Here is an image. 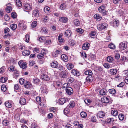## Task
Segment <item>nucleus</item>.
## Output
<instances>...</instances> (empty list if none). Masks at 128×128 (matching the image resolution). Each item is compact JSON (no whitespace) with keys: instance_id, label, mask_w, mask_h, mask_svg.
Wrapping results in <instances>:
<instances>
[{"instance_id":"f257e3e1","label":"nucleus","mask_w":128,"mask_h":128,"mask_svg":"<svg viewBox=\"0 0 128 128\" xmlns=\"http://www.w3.org/2000/svg\"><path fill=\"white\" fill-rule=\"evenodd\" d=\"M108 25L106 23L103 22L102 23L98 24L97 26L98 29L99 30H102L107 28Z\"/></svg>"},{"instance_id":"f03ea898","label":"nucleus","mask_w":128,"mask_h":128,"mask_svg":"<svg viewBox=\"0 0 128 128\" xmlns=\"http://www.w3.org/2000/svg\"><path fill=\"white\" fill-rule=\"evenodd\" d=\"M32 17L34 19H36L39 16V10L37 9L34 10L32 12Z\"/></svg>"},{"instance_id":"7ed1b4c3","label":"nucleus","mask_w":128,"mask_h":128,"mask_svg":"<svg viewBox=\"0 0 128 128\" xmlns=\"http://www.w3.org/2000/svg\"><path fill=\"white\" fill-rule=\"evenodd\" d=\"M127 44L126 42H121L119 44V48L122 50H124L126 48Z\"/></svg>"},{"instance_id":"20e7f679","label":"nucleus","mask_w":128,"mask_h":128,"mask_svg":"<svg viewBox=\"0 0 128 128\" xmlns=\"http://www.w3.org/2000/svg\"><path fill=\"white\" fill-rule=\"evenodd\" d=\"M41 78L43 81L48 82L50 80V77L46 74H42L41 75Z\"/></svg>"},{"instance_id":"39448f33","label":"nucleus","mask_w":128,"mask_h":128,"mask_svg":"<svg viewBox=\"0 0 128 128\" xmlns=\"http://www.w3.org/2000/svg\"><path fill=\"white\" fill-rule=\"evenodd\" d=\"M18 64L20 68L23 69H25L27 67V64L26 62H23L22 61H20L18 63Z\"/></svg>"},{"instance_id":"423d86ee","label":"nucleus","mask_w":128,"mask_h":128,"mask_svg":"<svg viewBox=\"0 0 128 128\" xmlns=\"http://www.w3.org/2000/svg\"><path fill=\"white\" fill-rule=\"evenodd\" d=\"M66 90L67 94L69 95H71L73 93V89L70 87H68L66 88Z\"/></svg>"},{"instance_id":"0eeeda50","label":"nucleus","mask_w":128,"mask_h":128,"mask_svg":"<svg viewBox=\"0 0 128 128\" xmlns=\"http://www.w3.org/2000/svg\"><path fill=\"white\" fill-rule=\"evenodd\" d=\"M51 67L53 68H56L58 66V64L57 61L54 60L50 63Z\"/></svg>"},{"instance_id":"6e6552de","label":"nucleus","mask_w":128,"mask_h":128,"mask_svg":"<svg viewBox=\"0 0 128 128\" xmlns=\"http://www.w3.org/2000/svg\"><path fill=\"white\" fill-rule=\"evenodd\" d=\"M104 112L102 111H99L97 114V116L100 118H102L104 117Z\"/></svg>"},{"instance_id":"1a4fd4ad","label":"nucleus","mask_w":128,"mask_h":128,"mask_svg":"<svg viewBox=\"0 0 128 128\" xmlns=\"http://www.w3.org/2000/svg\"><path fill=\"white\" fill-rule=\"evenodd\" d=\"M101 101L104 103H107L109 102V100L107 97L104 96L101 98Z\"/></svg>"},{"instance_id":"9d476101","label":"nucleus","mask_w":128,"mask_h":128,"mask_svg":"<svg viewBox=\"0 0 128 128\" xmlns=\"http://www.w3.org/2000/svg\"><path fill=\"white\" fill-rule=\"evenodd\" d=\"M59 20L61 22L64 23H66L67 22L68 19L66 17H60Z\"/></svg>"},{"instance_id":"9b49d317","label":"nucleus","mask_w":128,"mask_h":128,"mask_svg":"<svg viewBox=\"0 0 128 128\" xmlns=\"http://www.w3.org/2000/svg\"><path fill=\"white\" fill-rule=\"evenodd\" d=\"M90 46V44L88 43H86L83 44L82 46L83 49L84 50H88Z\"/></svg>"},{"instance_id":"f8f14e48","label":"nucleus","mask_w":128,"mask_h":128,"mask_svg":"<svg viewBox=\"0 0 128 128\" xmlns=\"http://www.w3.org/2000/svg\"><path fill=\"white\" fill-rule=\"evenodd\" d=\"M72 73L75 76H78L80 75V73L75 70H73L72 71Z\"/></svg>"},{"instance_id":"ddd939ff","label":"nucleus","mask_w":128,"mask_h":128,"mask_svg":"<svg viewBox=\"0 0 128 128\" xmlns=\"http://www.w3.org/2000/svg\"><path fill=\"white\" fill-rule=\"evenodd\" d=\"M24 8L26 10H31V8L30 5L29 4L26 3L24 4Z\"/></svg>"},{"instance_id":"4468645a","label":"nucleus","mask_w":128,"mask_h":128,"mask_svg":"<svg viewBox=\"0 0 128 128\" xmlns=\"http://www.w3.org/2000/svg\"><path fill=\"white\" fill-rule=\"evenodd\" d=\"M62 34H60L58 37V40L60 43L64 42V39L62 38Z\"/></svg>"},{"instance_id":"2eb2a0df","label":"nucleus","mask_w":128,"mask_h":128,"mask_svg":"<svg viewBox=\"0 0 128 128\" xmlns=\"http://www.w3.org/2000/svg\"><path fill=\"white\" fill-rule=\"evenodd\" d=\"M71 32L70 30H66L64 33V35L66 37H70L71 35Z\"/></svg>"},{"instance_id":"dca6fc26","label":"nucleus","mask_w":128,"mask_h":128,"mask_svg":"<svg viewBox=\"0 0 128 128\" xmlns=\"http://www.w3.org/2000/svg\"><path fill=\"white\" fill-rule=\"evenodd\" d=\"M19 102L21 104L24 105L26 103V100L24 98H21Z\"/></svg>"},{"instance_id":"f3484780","label":"nucleus","mask_w":128,"mask_h":128,"mask_svg":"<svg viewBox=\"0 0 128 128\" xmlns=\"http://www.w3.org/2000/svg\"><path fill=\"white\" fill-rule=\"evenodd\" d=\"M62 59L65 62H67L68 60V56L66 54H62L61 56Z\"/></svg>"},{"instance_id":"a211bd4d","label":"nucleus","mask_w":128,"mask_h":128,"mask_svg":"<svg viewBox=\"0 0 128 128\" xmlns=\"http://www.w3.org/2000/svg\"><path fill=\"white\" fill-rule=\"evenodd\" d=\"M93 78L92 77V75H88L86 77V81L87 82H92L93 80Z\"/></svg>"},{"instance_id":"6ab92c4d","label":"nucleus","mask_w":128,"mask_h":128,"mask_svg":"<svg viewBox=\"0 0 128 128\" xmlns=\"http://www.w3.org/2000/svg\"><path fill=\"white\" fill-rule=\"evenodd\" d=\"M67 68L69 70H70L74 68V65L70 63L66 65Z\"/></svg>"},{"instance_id":"aec40b11","label":"nucleus","mask_w":128,"mask_h":128,"mask_svg":"<svg viewBox=\"0 0 128 128\" xmlns=\"http://www.w3.org/2000/svg\"><path fill=\"white\" fill-rule=\"evenodd\" d=\"M12 103V102L11 101L7 102H5V105L8 108H11L12 106V105L11 104Z\"/></svg>"},{"instance_id":"412c9836","label":"nucleus","mask_w":128,"mask_h":128,"mask_svg":"<svg viewBox=\"0 0 128 128\" xmlns=\"http://www.w3.org/2000/svg\"><path fill=\"white\" fill-rule=\"evenodd\" d=\"M117 72V70L115 69H111L110 70V73L112 75H115Z\"/></svg>"},{"instance_id":"4be33fe9","label":"nucleus","mask_w":128,"mask_h":128,"mask_svg":"<svg viewBox=\"0 0 128 128\" xmlns=\"http://www.w3.org/2000/svg\"><path fill=\"white\" fill-rule=\"evenodd\" d=\"M119 21L116 20H113V26L114 27H118L119 25Z\"/></svg>"},{"instance_id":"5701e85b","label":"nucleus","mask_w":128,"mask_h":128,"mask_svg":"<svg viewBox=\"0 0 128 128\" xmlns=\"http://www.w3.org/2000/svg\"><path fill=\"white\" fill-rule=\"evenodd\" d=\"M67 73L65 72H61L60 73V76L62 78H66L67 77Z\"/></svg>"},{"instance_id":"b1692460","label":"nucleus","mask_w":128,"mask_h":128,"mask_svg":"<svg viewBox=\"0 0 128 128\" xmlns=\"http://www.w3.org/2000/svg\"><path fill=\"white\" fill-rule=\"evenodd\" d=\"M106 90L105 89H102L100 90V95H104L106 94Z\"/></svg>"},{"instance_id":"393cba45","label":"nucleus","mask_w":128,"mask_h":128,"mask_svg":"<svg viewBox=\"0 0 128 128\" xmlns=\"http://www.w3.org/2000/svg\"><path fill=\"white\" fill-rule=\"evenodd\" d=\"M40 80L38 78H34L33 82V83L35 84H39Z\"/></svg>"},{"instance_id":"a878e982","label":"nucleus","mask_w":128,"mask_h":128,"mask_svg":"<svg viewBox=\"0 0 128 128\" xmlns=\"http://www.w3.org/2000/svg\"><path fill=\"white\" fill-rule=\"evenodd\" d=\"M94 17L97 21H99L101 19V17L99 16L98 14L94 15Z\"/></svg>"},{"instance_id":"bb28decb","label":"nucleus","mask_w":128,"mask_h":128,"mask_svg":"<svg viewBox=\"0 0 128 128\" xmlns=\"http://www.w3.org/2000/svg\"><path fill=\"white\" fill-rule=\"evenodd\" d=\"M108 91L110 93L112 94H114L116 93V90L114 88L110 89Z\"/></svg>"},{"instance_id":"cd10ccee","label":"nucleus","mask_w":128,"mask_h":128,"mask_svg":"<svg viewBox=\"0 0 128 128\" xmlns=\"http://www.w3.org/2000/svg\"><path fill=\"white\" fill-rule=\"evenodd\" d=\"M30 54L29 50H27L24 51L22 52V54L24 56L29 55Z\"/></svg>"},{"instance_id":"c85d7f7f","label":"nucleus","mask_w":128,"mask_h":128,"mask_svg":"<svg viewBox=\"0 0 128 128\" xmlns=\"http://www.w3.org/2000/svg\"><path fill=\"white\" fill-rule=\"evenodd\" d=\"M114 56L115 58L116 59H118L120 58V55L118 52V51L114 52Z\"/></svg>"},{"instance_id":"c756f323","label":"nucleus","mask_w":128,"mask_h":128,"mask_svg":"<svg viewBox=\"0 0 128 128\" xmlns=\"http://www.w3.org/2000/svg\"><path fill=\"white\" fill-rule=\"evenodd\" d=\"M111 113L114 116H117L118 114V112L117 110H112L111 112Z\"/></svg>"},{"instance_id":"7c9ffc66","label":"nucleus","mask_w":128,"mask_h":128,"mask_svg":"<svg viewBox=\"0 0 128 128\" xmlns=\"http://www.w3.org/2000/svg\"><path fill=\"white\" fill-rule=\"evenodd\" d=\"M74 106V102L73 101L71 102L68 105V106L70 108H73Z\"/></svg>"},{"instance_id":"2f4dec72","label":"nucleus","mask_w":128,"mask_h":128,"mask_svg":"<svg viewBox=\"0 0 128 128\" xmlns=\"http://www.w3.org/2000/svg\"><path fill=\"white\" fill-rule=\"evenodd\" d=\"M16 2L17 6L19 7H20L22 6V2L20 0H16Z\"/></svg>"},{"instance_id":"473e14b6","label":"nucleus","mask_w":128,"mask_h":128,"mask_svg":"<svg viewBox=\"0 0 128 128\" xmlns=\"http://www.w3.org/2000/svg\"><path fill=\"white\" fill-rule=\"evenodd\" d=\"M84 74L86 75H92V73L91 70H88L85 72Z\"/></svg>"},{"instance_id":"72a5a7b5","label":"nucleus","mask_w":128,"mask_h":128,"mask_svg":"<svg viewBox=\"0 0 128 128\" xmlns=\"http://www.w3.org/2000/svg\"><path fill=\"white\" fill-rule=\"evenodd\" d=\"M82 117L83 118H85L87 116L86 113L84 112H82L80 114Z\"/></svg>"},{"instance_id":"f704fd0d","label":"nucleus","mask_w":128,"mask_h":128,"mask_svg":"<svg viewBox=\"0 0 128 128\" xmlns=\"http://www.w3.org/2000/svg\"><path fill=\"white\" fill-rule=\"evenodd\" d=\"M74 24L76 26H78L80 25V22L78 20H75L74 21Z\"/></svg>"},{"instance_id":"c9c22d12","label":"nucleus","mask_w":128,"mask_h":128,"mask_svg":"<svg viewBox=\"0 0 128 128\" xmlns=\"http://www.w3.org/2000/svg\"><path fill=\"white\" fill-rule=\"evenodd\" d=\"M67 80L69 82L71 83L74 80V79L73 78L70 77L67 79Z\"/></svg>"},{"instance_id":"e433bc0d","label":"nucleus","mask_w":128,"mask_h":128,"mask_svg":"<svg viewBox=\"0 0 128 128\" xmlns=\"http://www.w3.org/2000/svg\"><path fill=\"white\" fill-rule=\"evenodd\" d=\"M84 102L87 104H89L91 102V100L90 99H86L84 100Z\"/></svg>"},{"instance_id":"4c0bfd02","label":"nucleus","mask_w":128,"mask_h":128,"mask_svg":"<svg viewBox=\"0 0 128 128\" xmlns=\"http://www.w3.org/2000/svg\"><path fill=\"white\" fill-rule=\"evenodd\" d=\"M10 27L12 30H15L16 28L17 25L15 24H12L10 25Z\"/></svg>"},{"instance_id":"58836bf2","label":"nucleus","mask_w":128,"mask_h":128,"mask_svg":"<svg viewBox=\"0 0 128 128\" xmlns=\"http://www.w3.org/2000/svg\"><path fill=\"white\" fill-rule=\"evenodd\" d=\"M50 10V8L48 6L45 7L44 8V11L46 13H48Z\"/></svg>"},{"instance_id":"ea45409f","label":"nucleus","mask_w":128,"mask_h":128,"mask_svg":"<svg viewBox=\"0 0 128 128\" xmlns=\"http://www.w3.org/2000/svg\"><path fill=\"white\" fill-rule=\"evenodd\" d=\"M44 55L42 53H40L38 54L37 57L38 59H42L44 58Z\"/></svg>"},{"instance_id":"a19ab883","label":"nucleus","mask_w":128,"mask_h":128,"mask_svg":"<svg viewBox=\"0 0 128 128\" xmlns=\"http://www.w3.org/2000/svg\"><path fill=\"white\" fill-rule=\"evenodd\" d=\"M7 80V78L3 77H1L0 79V82L2 83H4L6 82Z\"/></svg>"},{"instance_id":"79ce46f5","label":"nucleus","mask_w":128,"mask_h":128,"mask_svg":"<svg viewBox=\"0 0 128 128\" xmlns=\"http://www.w3.org/2000/svg\"><path fill=\"white\" fill-rule=\"evenodd\" d=\"M118 118L120 120H122L124 118V116L122 114H120L118 115Z\"/></svg>"},{"instance_id":"37998d69","label":"nucleus","mask_w":128,"mask_h":128,"mask_svg":"<svg viewBox=\"0 0 128 128\" xmlns=\"http://www.w3.org/2000/svg\"><path fill=\"white\" fill-rule=\"evenodd\" d=\"M12 8L10 6H7L6 9V11L8 13L12 11Z\"/></svg>"},{"instance_id":"c03bdc74","label":"nucleus","mask_w":128,"mask_h":128,"mask_svg":"<svg viewBox=\"0 0 128 128\" xmlns=\"http://www.w3.org/2000/svg\"><path fill=\"white\" fill-rule=\"evenodd\" d=\"M60 103L61 104H63L65 102V99L64 98H61L60 99Z\"/></svg>"},{"instance_id":"a18cd8bd","label":"nucleus","mask_w":128,"mask_h":128,"mask_svg":"<svg viewBox=\"0 0 128 128\" xmlns=\"http://www.w3.org/2000/svg\"><path fill=\"white\" fill-rule=\"evenodd\" d=\"M107 60L108 62H111L113 60V59L112 57L110 56H108L107 58Z\"/></svg>"},{"instance_id":"49530a36","label":"nucleus","mask_w":128,"mask_h":128,"mask_svg":"<svg viewBox=\"0 0 128 128\" xmlns=\"http://www.w3.org/2000/svg\"><path fill=\"white\" fill-rule=\"evenodd\" d=\"M60 50H56L54 53V56L56 57L57 56L60 54Z\"/></svg>"},{"instance_id":"de8ad7c7","label":"nucleus","mask_w":128,"mask_h":128,"mask_svg":"<svg viewBox=\"0 0 128 128\" xmlns=\"http://www.w3.org/2000/svg\"><path fill=\"white\" fill-rule=\"evenodd\" d=\"M1 89L2 91L4 92L6 90V88L5 85H2L1 86Z\"/></svg>"},{"instance_id":"09e8293b","label":"nucleus","mask_w":128,"mask_h":128,"mask_svg":"<svg viewBox=\"0 0 128 128\" xmlns=\"http://www.w3.org/2000/svg\"><path fill=\"white\" fill-rule=\"evenodd\" d=\"M109 48L111 49H113L115 48V46L113 44H110L108 45Z\"/></svg>"},{"instance_id":"8fccbe9b","label":"nucleus","mask_w":128,"mask_h":128,"mask_svg":"<svg viewBox=\"0 0 128 128\" xmlns=\"http://www.w3.org/2000/svg\"><path fill=\"white\" fill-rule=\"evenodd\" d=\"M90 37H92V36H95L96 35V32L94 31H92L90 33Z\"/></svg>"},{"instance_id":"3c124183","label":"nucleus","mask_w":128,"mask_h":128,"mask_svg":"<svg viewBox=\"0 0 128 128\" xmlns=\"http://www.w3.org/2000/svg\"><path fill=\"white\" fill-rule=\"evenodd\" d=\"M26 40V41L27 42H28L30 40V36L28 34H26L25 36Z\"/></svg>"},{"instance_id":"603ef678","label":"nucleus","mask_w":128,"mask_h":128,"mask_svg":"<svg viewBox=\"0 0 128 128\" xmlns=\"http://www.w3.org/2000/svg\"><path fill=\"white\" fill-rule=\"evenodd\" d=\"M66 8V5L65 4H61L60 7V8L61 10H64Z\"/></svg>"},{"instance_id":"864d4df0","label":"nucleus","mask_w":128,"mask_h":128,"mask_svg":"<svg viewBox=\"0 0 128 128\" xmlns=\"http://www.w3.org/2000/svg\"><path fill=\"white\" fill-rule=\"evenodd\" d=\"M77 32L80 34H82L84 32V30L81 28H78L76 30Z\"/></svg>"},{"instance_id":"5fc2aeb1","label":"nucleus","mask_w":128,"mask_h":128,"mask_svg":"<svg viewBox=\"0 0 128 128\" xmlns=\"http://www.w3.org/2000/svg\"><path fill=\"white\" fill-rule=\"evenodd\" d=\"M104 66L106 68H110V65L108 63H104Z\"/></svg>"},{"instance_id":"6e6d98bb","label":"nucleus","mask_w":128,"mask_h":128,"mask_svg":"<svg viewBox=\"0 0 128 128\" xmlns=\"http://www.w3.org/2000/svg\"><path fill=\"white\" fill-rule=\"evenodd\" d=\"M37 22L36 21H34L32 22V28H34L37 25Z\"/></svg>"},{"instance_id":"4d7b16f0","label":"nucleus","mask_w":128,"mask_h":128,"mask_svg":"<svg viewBox=\"0 0 128 128\" xmlns=\"http://www.w3.org/2000/svg\"><path fill=\"white\" fill-rule=\"evenodd\" d=\"M39 49L38 48H34V49L33 52L34 53H37L39 52Z\"/></svg>"},{"instance_id":"13d9d810","label":"nucleus","mask_w":128,"mask_h":128,"mask_svg":"<svg viewBox=\"0 0 128 128\" xmlns=\"http://www.w3.org/2000/svg\"><path fill=\"white\" fill-rule=\"evenodd\" d=\"M5 67L4 66L0 68V73L2 74L5 71Z\"/></svg>"},{"instance_id":"bf43d9fd","label":"nucleus","mask_w":128,"mask_h":128,"mask_svg":"<svg viewBox=\"0 0 128 128\" xmlns=\"http://www.w3.org/2000/svg\"><path fill=\"white\" fill-rule=\"evenodd\" d=\"M8 122V121L6 120H4L2 121L3 124L5 125H7Z\"/></svg>"},{"instance_id":"052dcab7","label":"nucleus","mask_w":128,"mask_h":128,"mask_svg":"<svg viewBox=\"0 0 128 128\" xmlns=\"http://www.w3.org/2000/svg\"><path fill=\"white\" fill-rule=\"evenodd\" d=\"M4 19L6 21H8L10 19V17L7 14H6L4 16Z\"/></svg>"},{"instance_id":"680f3d73","label":"nucleus","mask_w":128,"mask_h":128,"mask_svg":"<svg viewBox=\"0 0 128 128\" xmlns=\"http://www.w3.org/2000/svg\"><path fill=\"white\" fill-rule=\"evenodd\" d=\"M18 26L20 27H24V22H20L18 24Z\"/></svg>"},{"instance_id":"e2e57ef3","label":"nucleus","mask_w":128,"mask_h":128,"mask_svg":"<svg viewBox=\"0 0 128 128\" xmlns=\"http://www.w3.org/2000/svg\"><path fill=\"white\" fill-rule=\"evenodd\" d=\"M69 85L70 84H69V83H65L64 84L63 86H62V88H66L68 87H68V86H69Z\"/></svg>"},{"instance_id":"0e129e2a","label":"nucleus","mask_w":128,"mask_h":128,"mask_svg":"<svg viewBox=\"0 0 128 128\" xmlns=\"http://www.w3.org/2000/svg\"><path fill=\"white\" fill-rule=\"evenodd\" d=\"M11 16L13 18H16V14L14 12H12L11 14Z\"/></svg>"},{"instance_id":"69168bd1","label":"nucleus","mask_w":128,"mask_h":128,"mask_svg":"<svg viewBox=\"0 0 128 128\" xmlns=\"http://www.w3.org/2000/svg\"><path fill=\"white\" fill-rule=\"evenodd\" d=\"M45 40V38L44 37L42 36L40 38L39 40L41 42H42Z\"/></svg>"},{"instance_id":"338daca9","label":"nucleus","mask_w":128,"mask_h":128,"mask_svg":"<svg viewBox=\"0 0 128 128\" xmlns=\"http://www.w3.org/2000/svg\"><path fill=\"white\" fill-rule=\"evenodd\" d=\"M47 52V51L44 49H43L41 51V53H42V54H46Z\"/></svg>"},{"instance_id":"774afa93","label":"nucleus","mask_w":128,"mask_h":128,"mask_svg":"<svg viewBox=\"0 0 128 128\" xmlns=\"http://www.w3.org/2000/svg\"><path fill=\"white\" fill-rule=\"evenodd\" d=\"M50 110L51 112H54L56 111V109L52 107L50 109Z\"/></svg>"}]
</instances>
